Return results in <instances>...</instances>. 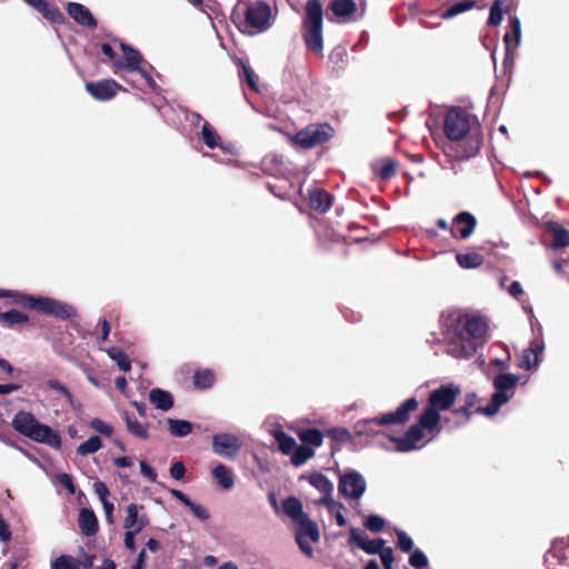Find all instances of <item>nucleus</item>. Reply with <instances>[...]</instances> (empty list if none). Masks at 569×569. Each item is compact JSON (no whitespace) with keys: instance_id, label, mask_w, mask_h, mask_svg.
<instances>
[{"instance_id":"1","label":"nucleus","mask_w":569,"mask_h":569,"mask_svg":"<svg viewBox=\"0 0 569 569\" xmlns=\"http://www.w3.org/2000/svg\"><path fill=\"white\" fill-rule=\"evenodd\" d=\"M460 395V388L455 383L441 385L432 390L428 398V405L420 413L418 421L409 427L401 437L390 436L398 452H409L419 449L418 445L426 435L430 439L436 438L442 430V422H447L440 412L449 410Z\"/></svg>"},{"instance_id":"2","label":"nucleus","mask_w":569,"mask_h":569,"mask_svg":"<svg viewBox=\"0 0 569 569\" xmlns=\"http://www.w3.org/2000/svg\"><path fill=\"white\" fill-rule=\"evenodd\" d=\"M442 328L447 339L460 345L459 348L452 347L449 350L456 358L472 357L482 345L487 332L486 321L473 316H450L442 321Z\"/></svg>"},{"instance_id":"3","label":"nucleus","mask_w":569,"mask_h":569,"mask_svg":"<svg viewBox=\"0 0 569 569\" xmlns=\"http://www.w3.org/2000/svg\"><path fill=\"white\" fill-rule=\"evenodd\" d=\"M418 408V400L415 397L407 399L395 411L383 413L381 416L358 420L353 426L357 436L373 437L377 436L379 427L396 426L407 422L410 413Z\"/></svg>"},{"instance_id":"4","label":"nucleus","mask_w":569,"mask_h":569,"mask_svg":"<svg viewBox=\"0 0 569 569\" xmlns=\"http://www.w3.org/2000/svg\"><path fill=\"white\" fill-rule=\"evenodd\" d=\"M322 21L323 10L320 0H308L303 17V40L310 51L320 54L323 50Z\"/></svg>"},{"instance_id":"5","label":"nucleus","mask_w":569,"mask_h":569,"mask_svg":"<svg viewBox=\"0 0 569 569\" xmlns=\"http://www.w3.org/2000/svg\"><path fill=\"white\" fill-rule=\"evenodd\" d=\"M240 16L232 13V21L238 24V29L247 34H256L267 31L272 26V16L269 4L263 1L249 3L244 11V20L240 21Z\"/></svg>"},{"instance_id":"6","label":"nucleus","mask_w":569,"mask_h":569,"mask_svg":"<svg viewBox=\"0 0 569 569\" xmlns=\"http://www.w3.org/2000/svg\"><path fill=\"white\" fill-rule=\"evenodd\" d=\"M519 376L515 373H498L492 378L495 392L490 402L485 407H478L475 412L491 417L506 405L516 393Z\"/></svg>"},{"instance_id":"7","label":"nucleus","mask_w":569,"mask_h":569,"mask_svg":"<svg viewBox=\"0 0 569 569\" xmlns=\"http://www.w3.org/2000/svg\"><path fill=\"white\" fill-rule=\"evenodd\" d=\"M28 310L52 316L61 320H67L76 316V310L71 305L43 296H32Z\"/></svg>"},{"instance_id":"8","label":"nucleus","mask_w":569,"mask_h":569,"mask_svg":"<svg viewBox=\"0 0 569 569\" xmlns=\"http://www.w3.org/2000/svg\"><path fill=\"white\" fill-rule=\"evenodd\" d=\"M443 130L449 140H462L470 130L469 114L460 108H451L446 114Z\"/></svg>"},{"instance_id":"9","label":"nucleus","mask_w":569,"mask_h":569,"mask_svg":"<svg viewBox=\"0 0 569 569\" xmlns=\"http://www.w3.org/2000/svg\"><path fill=\"white\" fill-rule=\"evenodd\" d=\"M366 488L367 483L363 476L356 470H350L339 478L338 491L347 499L359 500Z\"/></svg>"},{"instance_id":"10","label":"nucleus","mask_w":569,"mask_h":569,"mask_svg":"<svg viewBox=\"0 0 569 569\" xmlns=\"http://www.w3.org/2000/svg\"><path fill=\"white\" fill-rule=\"evenodd\" d=\"M332 128L325 123L318 126H310L300 130L295 136V142L302 148H312L326 142L331 137Z\"/></svg>"},{"instance_id":"11","label":"nucleus","mask_w":569,"mask_h":569,"mask_svg":"<svg viewBox=\"0 0 569 569\" xmlns=\"http://www.w3.org/2000/svg\"><path fill=\"white\" fill-rule=\"evenodd\" d=\"M241 447V439L233 433L222 432L212 437V451L224 459H234Z\"/></svg>"},{"instance_id":"12","label":"nucleus","mask_w":569,"mask_h":569,"mask_svg":"<svg viewBox=\"0 0 569 569\" xmlns=\"http://www.w3.org/2000/svg\"><path fill=\"white\" fill-rule=\"evenodd\" d=\"M87 92L98 101H109L117 96L121 90L126 89L112 79H102L99 81L87 82Z\"/></svg>"},{"instance_id":"13","label":"nucleus","mask_w":569,"mask_h":569,"mask_svg":"<svg viewBox=\"0 0 569 569\" xmlns=\"http://www.w3.org/2000/svg\"><path fill=\"white\" fill-rule=\"evenodd\" d=\"M545 565L569 567V537L553 540L550 549L545 553Z\"/></svg>"},{"instance_id":"14","label":"nucleus","mask_w":569,"mask_h":569,"mask_svg":"<svg viewBox=\"0 0 569 569\" xmlns=\"http://www.w3.org/2000/svg\"><path fill=\"white\" fill-rule=\"evenodd\" d=\"M121 51L123 52V59L113 61V67L118 70H127L130 72H140L144 67L141 66L142 56L131 46L121 42Z\"/></svg>"},{"instance_id":"15","label":"nucleus","mask_w":569,"mask_h":569,"mask_svg":"<svg viewBox=\"0 0 569 569\" xmlns=\"http://www.w3.org/2000/svg\"><path fill=\"white\" fill-rule=\"evenodd\" d=\"M476 226L477 220L475 216L467 211H461L453 218L450 231L455 238L466 240L473 233Z\"/></svg>"},{"instance_id":"16","label":"nucleus","mask_w":569,"mask_h":569,"mask_svg":"<svg viewBox=\"0 0 569 569\" xmlns=\"http://www.w3.org/2000/svg\"><path fill=\"white\" fill-rule=\"evenodd\" d=\"M350 540L368 555H379L386 547L381 538L369 539L359 528L350 529Z\"/></svg>"},{"instance_id":"17","label":"nucleus","mask_w":569,"mask_h":569,"mask_svg":"<svg viewBox=\"0 0 569 569\" xmlns=\"http://www.w3.org/2000/svg\"><path fill=\"white\" fill-rule=\"evenodd\" d=\"M328 11L340 22L356 21L357 6L353 0H331Z\"/></svg>"},{"instance_id":"18","label":"nucleus","mask_w":569,"mask_h":569,"mask_svg":"<svg viewBox=\"0 0 569 569\" xmlns=\"http://www.w3.org/2000/svg\"><path fill=\"white\" fill-rule=\"evenodd\" d=\"M68 14L81 27L94 29L97 20L91 11L83 4L78 2H68L66 6Z\"/></svg>"},{"instance_id":"19","label":"nucleus","mask_w":569,"mask_h":569,"mask_svg":"<svg viewBox=\"0 0 569 569\" xmlns=\"http://www.w3.org/2000/svg\"><path fill=\"white\" fill-rule=\"evenodd\" d=\"M29 439L36 442L48 445L53 449H59L61 447L60 435L51 427L43 423L38 425Z\"/></svg>"},{"instance_id":"20","label":"nucleus","mask_w":569,"mask_h":569,"mask_svg":"<svg viewBox=\"0 0 569 569\" xmlns=\"http://www.w3.org/2000/svg\"><path fill=\"white\" fill-rule=\"evenodd\" d=\"M39 423L36 417L27 411H18L11 422L13 429L27 438H30Z\"/></svg>"},{"instance_id":"21","label":"nucleus","mask_w":569,"mask_h":569,"mask_svg":"<svg viewBox=\"0 0 569 569\" xmlns=\"http://www.w3.org/2000/svg\"><path fill=\"white\" fill-rule=\"evenodd\" d=\"M332 204L331 196L319 188H313L309 190V206L312 210L319 212H327Z\"/></svg>"},{"instance_id":"22","label":"nucleus","mask_w":569,"mask_h":569,"mask_svg":"<svg viewBox=\"0 0 569 569\" xmlns=\"http://www.w3.org/2000/svg\"><path fill=\"white\" fill-rule=\"evenodd\" d=\"M212 477L216 480L217 485L222 490H231L234 487V476L231 468L227 467L223 463H218L212 469Z\"/></svg>"},{"instance_id":"23","label":"nucleus","mask_w":569,"mask_h":569,"mask_svg":"<svg viewBox=\"0 0 569 569\" xmlns=\"http://www.w3.org/2000/svg\"><path fill=\"white\" fill-rule=\"evenodd\" d=\"M296 525L298 526V529L296 531V540H300L301 538H309L312 542L319 541V528L317 523L309 518V516L305 517Z\"/></svg>"},{"instance_id":"24","label":"nucleus","mask_w":569,"mask_h":569,"mask_svg":"<svg viewBox=\"0 0 569 569\" xmlns=\"http://www.w3.org/2000/svg\"><path fill=\"white\" fill-rule=\"evenodd\" d=\"M79 527L82 535L92 537L98 531V519L91 509L82 508L79 511Z\"/></svg>"},{"instance_id":"25","label":"nucleus","mask_w":569,"mask_h":569,"mask_svg":"<svg viewBox=\"0 0 569 569\" xmlns=\"http://www.w3.org/2000/svg\"><path fill=\"white\" fill-rule=\"evenodd\" d=\"M149 400L156 409L168 411L173 407L172 395L163 389L153 388L149 392Z\"/></svg>"},{"instance_id":"26","label":"nucleus","mask_w":569,"mask_h":569,"mask_svg":"<svg viewBox=\"0 0 569 569\" xmlns=\"http://www.w3.org/2000/svg\"><path fill=\"white\" fill-rule=\"evenodd\" d=\"M509 26L511 31L506 32L505 34V43H506V51L507 53H510L511 50L519 47L521 41V24L520 20L513 16L509 19Z\"/></svg>"},{"instance_id":"27","label":"nucleus","mask_w":569,"mask_h":569,"mask_svg":"<svg viewBox=\"0 0 569 569\" xmlns=\"http://www.w3.org/2000/svg\"><path fill=\"white\" fill-rule=\"evenodd\" d=\"M29 6L41 12L47 19L52 22H61L63 14L53 6H50L47 0H23Z\"/></svg>"},{"instance_id":"28","label":"nucleus","mask_w":569,"mask_h":569,"mask_svg":"<svg viewBox=\"0 0 569 569\" xmlns=\"http://www.w3.org/2000/svg\"><path fill=\"white\" fill-rule=\"evenodd\" d=\"M283 512L292 520L298 523L308 515L303 511L301 501L296 497H288L282 501Z\"/></svg>"},{"instance_id":"29","label":"nucleus","mask_w":569,"mask_h":569,"mask_svg":"<svg viewBox=\"0 0 569 569\" xmlns=\"http://www.w3.org/2000/svg\"><path fill=\"white\" fill-rule=\"evenodd\" d=\"M547 228L552 233L553 249H560L569 246V232L556 222H548Z\"/></svg>"},{"instance_id":"30","label":"nucleus","mask_w":569,"mask_h":569,"mask_svg":"<svg viewBox=\"0 0 569 569\" xmlns=\"http://www.w3.org/2000/svg\"><path fill=\"white\" fill-rule=\"evenodd\" d=\"M309 483L322 493V497L332 496L333 483L322 473L313 472L308 476Z\"/></svg>"},{"instance_id":"31","label":"nucleus","mask_w":569,"mask_h":569,"mask_svg":"<svg viewBox=\"0 0 569 569\" xmlns=\"http://www.w3.org/2000/svg\"><path fill=\"white\" fill-rule=\"evenodd\" d=\"M168 430L173 437H187L192 432V423L183 419L168 418Z\"/></svg>"},{"instance_id":"32","label":"nucleus","mask_w":569,"mask_h":569,"mask_svg":"<svg viewBox=\"0 0 569 569\" xmlns=\"http://www.w3.org/2000/svg\"><path fill=\"white\" fill-rule=\"evenodd\" d=\"M272 436L278 443L279 450L283 455H290L295 450L297 442L293 437L286 433L282 429L278 428L272 431Z\"/></svg>"},{"instance_id":"33","label":"nucleus","mask_w":569,"mask_h":569,"mask_svg":"<svg viewBox=\"0 0 569 569\" xmlns=\"http://www.w3.org/2000/svg\"><path fill=\"white\" fill-rule=\"evenodd\" d=\"M128 431L137 438L147 439L149 437L148 425L139 422L128 412L122 413Z\"/></svg>"},{"instance_id":"34","label":"nucleus","mask_w":569,"mask_h":569,"mask_svg":"<svg viewBox=\"0 0 569 569\" xmlns=\"http://www.w3.org/2000/svg\"><path fill=\"white\" fill-rule=\"evenodd\" d=\"M456 260L458 264L463 269L478 268L483 262V257L476 251H468L465 253H457Z\"/></svg>"},{"instance_id":"35","label":"nucleus","mask_w":569,"mask_h":569,"mask_svg":"<svg viewBox=\"0 0 569 569\" xmlns=\"http://www.w3.org/2000/svg\"><path fill=\"white\" fill-rule=\"evenodd\" d=\"M0 298H10L12 305L28 309L32 295H27L19 290L2 289L0 290Z\"/></svg>"},{"instance_id":"36","label":"nucleus","mask_w":569,"mask_h":569,"mask_svg":"<svg viewBox=\"0 0 569 569\" xmlns=\"http://www.w3.org/2000/svg\"><path fill=\"white\" fill-rule=\"evenodd\" d=\"M476 4L477 2L475 0H465L457 2L449 7L447 10L442 11L440 13V18L443 20H449L460 13L471 10L472 8L476 7Z\"/></svg>"},{"instance_id":"37","label":"nucleus","mask_w":569,"mask_h":569,"mask_svg":"<svg viewBox=\"0 0 569 569\" xmlns=\"http://www.w3.org/2000/svg\"><path fill=\"white\" fill-rule=\"evenodd\" d=\"M199 137L203 141V143L210 149L217 148L221 140L220 136L210 126L208 121H203Z\"/></svg>"},{"instance_id":"38","label":"nucleus","mask_w":569,"mask_h":569,"mask_svg":"<svg viewBox=\"0 0 569 569\" xmlns=\"http://www.w3.org/2000/svg\"><path fill=\"white\" fill-rule=\"evenodd\" d=\"M0 320L7 326V327H13L16 325H23L29 321V317L16 309H11L6 312L0 313Z\"/></svg>"},{"instance_id":"39","label":"nucleus","mask_w":569,"mask_h":569,"mask_svg":"<svg viewBox=\"0 0 569 569\" xmlns=\"http://www.w3.org/2000/svg\"><path fill=\"white\" fill-rule=\"evenodd\" d=\"M81 561L69 555H61L50 563V569H80Z\"/></svg>"},{"instance_id":"40","label":"nucleus","mask_w":569,"mask_h":569,"mask_svg":"<svg viewBox=\"0 0 569 569\" xmlns=\"http://www.w3.org/2000/svg\"><path fill=\"white\" fill-rule=\"evenodd\" d=\"M315 451L312 448L303 445L295 448L291 453V462L296 467H300L305 465L311 457H313Z\"/></svg>"},{"instance_id":"41","label":"nucleus","mask_w":569,"mask_h":569,"mask_svg":"<svg viewBox=\"0 0 569 569\" xmlns=\"http://www.w3.org/2000/svg\"><path fill=\"white\" fill-rule=\"evenodd\" d=\"M299 439L305 445H311L313 447H320L323 441V435L319 429L309 428L299 432Z\"/></svg>"},{"instance_id":"42","label":"nucleus","mask_w":569,"mask_h":569,"mask_svg":"<svg viewBox=\"0 0 569 569\" xmlns=\"http://www.w3.org/2000/svg\"><path fill=\"white\" fill-rule=\"evenodd\" d=\"M142 509H143V506L138 505V503H130L127 506V509H126L127 516L123 520V528L126 530L136 529V526L138 522V517L140 515L139 511Z\"/></svg>"},{"instance_id":"43","label":"nucleus","mask_w":569,"mask_h":569,"mask_svg":"<svg viewBox=\"0 0 569 569\" xmlns=\"http://www.w3.org/2000/svg\"><path fill=\"white\" fill-rule=\"evenodd\" d=\"M101 447H102V441H101L100 437L92 436L88 440H86L84 442H82L78 446L77 453L79 456L84 457V456L97 452Z\"/></svg>"},{"instance_id":"44","label":"nucleus","mask_w":569,"mask_h":569,"mask_svg":"<svg viewBox=\"0 0 569 569\" xmlns=\"http://www.w3.org/2000/svg\"><path fill=\"white\" fill-rule=\"evenodd\" d=\"M107 353L112 360L117 362L121 371L128 372L131 369V362L121 349L112 347L107 350Z\"/></svg>"},{"instance_id":"45","label":"nucleus","mask_w":569,"mask_h":569,"mask_svg":"<svg viewBox=\"0 0 569 569\" xmlns=\"http://www.w3.org/2000/svg\"><path fill=\"white\" fill-rule=\"evenodd\" d=\"M214 382V373L209 370H198L193 376V383L197 388L207 389L210 388Z\"/></svg>"},{"instance_id":"46","label":"nucleus","mask_w":569,"mask_h":569,"mask_svg":"<svg viewBox=\"0 0 569 569\" xmlns=\"http://www.w3.org/2000/svg\"><path fill=\"white\" fill-rule=\"evenodd\" d=\"M46 386L53 390V391H57L59 392L61 396H63L66 398V400L68 401V403L72 407H74L76 405V400H74V397L73 395L71 393V391L63 385L61 383L59 380L57 379H49L47 382H46Z\"/></svg>"},{"instance_id":"47","label":"nucleus","mask_w":569,"mask_h":569,"mask_svg":"<svg viewBox=\"0 0 569 569\" xmlns=\"http://www.w3.org/2000/svg\"><path fill=\"white\" fill-rule=\"evenodd\" d=\"M333 67L338 70H345L348 64V53L345 48L338 47L332 50L329 57Z\"/></svg>"},{"instance_id":"48","label":"nucleus","mask_w":569,"mask_h":569,"mask_svg":"<svg viewBox=\"0 0 569 569\" xmlns=\"http://www.w3.org/2000/svg\"><path fill=\"white\" fill-rule=\"evenodd\" d=\"M210 20L221 16L220 4L216 0H202V6H197Z\"/></svg>"},{"instance_id":"49","label":"nucleus","mask_w":569,"mask_h":569,"mask_svg":"<svg viewBox=\"0 0 569 569\" xmlns=\"http://www.w3.org/2000/svg\"><path fill=\"white\" fill-rule=\"evenodd\" d=\"M502 21V0H495L490 7L488 24L497 27Z\"/></svg>"},{"instance_id":"50","label":"nucleus","mask_w":569,"mask_h":569,"mask_svg":"<svg viewBox=\"0 0 569 569\" xmlns=\"http://www.w3.org/2000/svg\"><path fill=\"white\" fill-rule=\"evenodd\" d=\"M315 505L325 506L332 516L337 513V511H342L345 509V506L341 502L333 500L332 496L320 497L315 500Z\"/></svg>"},{"instance_id":"51","label":"nucleus","mask_w":569,"mask_h":569,"mask_svg":"<svg viewBox=\"0 0 569 569\" xmlns=\"http://www.w3.org/2000/svg\"><path fill=\"white\" fill-rule=\"evenodd\" d=\"M539 363V358L535 355V349H525L522 355V360L519 365L520 368L530 370L536 368Z\"/></svg>"},{"instance_id":"52","label":"nucleus","mask_w":569,"mask_h":569,"mask_svg":"<svg viewBox=\"0 0 569 569\" xmlns=\"http://www.w3.org/2000/svg\"><path fill=\"white\" fill-rule=\"evenodd\" d=\"M409 563L415 569H425L428 567V558L420 549H415L410 552Z\"/></svg>"},{"instance_id":"53","label":"nucleus","mask_w":569,"mask_h":569,"mask_svg":"<svg viewBox=\"0 0 569 569\" xmlns=\"http://www.w3.org/2000/svg\"><path fill=\"white\" fill-rule=\"evenodd\" d=\"M386 521L378 515H370L366 518L363 526L371 532H380L383 530Z\"/></svg>"},{"instance_id":"54","label":"nucleus","mask_w":569,"mask_h":569,"mask_svg":"<svg viewBox=\"0 0 569 569\" xmlns=\"http://www.w3.org/2000/svg\"><path fill=\"white\" fill-rule=\"evenodd\" d=\"M397 539H398V548L406 553L413 551V541L412 539L402 530H396Z\"/></svg>"},{"instance_id":"55","label":"nucleus","mask_w":569,"mask_h":569,"mask_svg":"<svg viewBox=\"0 0 569 569\" xmlns=\"http://www.w3.org/2000/svg\"><path fill=\"white\" fill-rule=\"evenodd\" d=\"M327 436L333 440L346 442L351 440L352 436L346 428H331L327 430Z\"/></svg>"},{"instance_id":"56","label":"nucleus","mask_w":569,"mask_h":569,"mask_svg":"<svg viewBox=\"0 0 569 569\" xmlns=\"http://www.w3.org/2000/svg\"><path fill=\"white\" fill-rule=\"evenodd\" d=\"M242 67V76L244 78V81L254 91H258V84H257V76L254 71L251 69V67L247 63H241Z\"/></svg>"},{"instance_id":"57","label":"nucleus","mask_w":569,"mask_h":569,"mask_svg":"<svg viewBox=\"0 0 569 569\" xmlns=\"http://www.w3.org/2000/svg\"><path fill=\"white\" fill-rule=\"evenodd\" d=\"M90 427L93 430H96V431H98L101 435L107 436V437H110L112 435V432H113V428L110 425H107L104 421H102L99 418H94L90 422Z\"/></svg>"},{"instance_id":"58","label":"nucleus","mask_w":569,"mask_h":569,"mask_svg":"<svg viewBox=\"0 0 569 569\" xmlns=\"http://www.w3.org/2000/svg\"><path fill=\"white\" fill-rule=\"evenodd\" d=\"M396 174V163L391 160L385 162L378 170V176L381 179H390Z\"/></svg>"},{"instance_id":"59","label":"nucleus","mask_w":569,"mask_h":569,"mask_svg":"<svg viewBox=\"0 0 569 569\" xmlns=\"http://www.w3.org/2000/svg\"><path fill=\"white\" fill-rule=\"evenodd\" d=\"M186 507H188L193 516L199 520H207L210 517L208 510L204 507L193 502L192 500H190V503H188Z\"/></svg>"},{"instance_id":"60","label":"nucleus","mask_w":569,"mask_h":569,"mask_svg":"<svg viewBox=\"0 0 569 569\" xmlns=\"http://www.w3.org/2000/svg\"><path fill=\"white\" fill-rule=\"evenodd\" d=\"M380 559L383 566V569H393L392 563L395 560L393 551L390 547H386L380 553Z\"/></svg>"},{"instance_id":"61","label":"nucleus","mask_w":569,"mask_h":569,"mask_svg":"<svg viewBox=\"0 0 569 569\" xmlns=\"http://www.w3.org/2000/svg\"><path fill=\"white\" fill-rule=\"evenodd\" d=\"M93 490L94 493L99 497L101 503L109 500V489L102 481H96L93 483Z\"/></svg>"},{"instance_id":"62","label":"nucleus","mask_w":569,"mask_h":569,"mask_svg":"<svg viewBox=\"0 0 569 569\" xmlns=\"http://www.w3.org/2000/svg\"><path fill=\"white\" fill-rule=\"evenodd\" d=\"M58 482L63 486L70 493H74L76 492V486L73 483V480H72V477L68 473H59L58 477Z\"/></svg>"},{"instance_id":"63","label":"nucleus","mask_w":569,"mask_h":569,"mask_svg":"<svg viewBox=\"0 0 569 569\" xmlns=\"http://www.w3.org/2000/svg\"><path fill=\"white\" fill-rule=\"evenodd\" d=\"M186 467L181 461H176L170 467V476L176 480H181L184 477Z\"/></svg>"},{"instance_id":"64","label":"nucleus","mask_w":569,"mask_h":569,"mask_svg":"<svg viewBox=\"0 0 569 569\" xmlns=\"http://www.w3.org/2000/svg\"><path fill=\"white\" fill-rule=\"evenodd\" d=\"M140 472L150 481L156 482L158 475L146 461L140 462Z\"/></svg>"}]
</instances>
